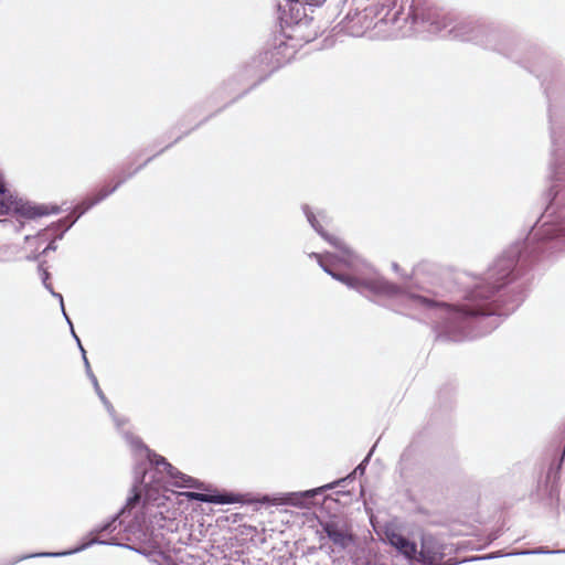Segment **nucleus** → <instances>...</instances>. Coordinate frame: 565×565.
Instances as JSON below:
<instances>
[{"label":"nucleus","mask_w":565,"mask_h":565,"mask_svg":"<svg viewBox=\"0 0 565 565\" xmlns=\"http://www.w3.org/2000/svg\"><path fill=\"white\" fill-rule=\"evenodd\" d=\"M397 0H377L375 3V15L384 24H397L402 9H396Z\"/></svg>","instance_id":"4468645a"},{"label":"nucleus","mask_w":565,"mask_h":565,"mask_svg":"<svg viewBox=\"0 0 565 565\" xmlns=\"http://www.w3.org/2000/svg\"><path fill=\"white\" fill-rule=\"evenodd\" d=\"M375 445L371 448V450L367 452L365 458L354 468L352 472H350L347 477L340 478L334 482H331L329 484H326L320 488L310 489L306 491H299V492H288L285 493L281 500L282 504L294 505L298 508L307 507L311 501L315 499V497L319 493H321L324 490L333 489L334 487H344L347 482L353 481L356 476H363L365 473L366 467L371 460V457L374 452Z\"/></svg>","instance_id":"6e6552de"},{"label":"nucleus","mask_w":565,"mask_h":565,"mask_svg":"<svg viewBox=\"0 0 565 565\" xmlns=\"http://www.w3.org/2000/svg\"><path fill=\"white\" fill-rule=\"evenodd\" d=\"M321 531L340 551H345L356 544L352 524L339 516H330L320 522Z\"/></svg>","instance_id":"9d476101"},{"label":"nucleus","mask_w":565,"mask_h":565,"mask_svg":"<svg viewBox=\"0 0 565 565\" xmlns=\"http://www.w3.org/2000/svg\"><path fill=\"white\" fill-rule=\"evenodd\" d=\"M58 205L32 204L14 195L2 179V233H18L24 227L23 220H34L49 214H58Z\"/></svg>","instance_id":"0eeeda50"},{"label":"nucleus","mask_w":565,"mask_h":565,"mask_svg":"<svg viewBox=\"0 0 565 565\" xmlns=\"http://www.w3.org/2000/svg\"><path fill=\"white\" fill-rule=\"evenodd\" d=\"M383 542L394 547L411 565H414L417 544L392 527L383 531Z\"/></svg>","instance_id":"f8f14e48"},{"label":"nucleus","mask_w":565,"mask_h":565,"mask_svg":"<svg viewBox=\"0 0 565 565\" xmlns=\"http://www.w3.org/2000/svg\"><path fill=\"white\" fill-rule=\"evenodd\" d=\"M94 544H100V545H114V546H120V547H126L128 550H131L140 555H143V556H149L151 554V552L147 548V547H143V546H136L135 544H124L121 543L116 536H113L108 540H99V539H95V540H92V541H87V542H84L82 543L81 545L72 548V550H66V551H60V552H40V553H34V554H31V555H28V556H23L21 557V559H24V558H28V557H63V556H68V555H73V554H76V553H79L88 547H90L92 545Z\"/></svg>","instance_id":"9b49d317"},{"label":"nucleus","mask_w":565,"mask_h":565,"mask_svg":"<svg viewBox=\"0 0 565 565\" xmlns=\"http://www.w3.org/2000/svg\"><path fill=\"white\" fill-rule=\"evenodd\" d=\"M231 85H232V82H227L222 88H220L217 92L214 93L212 98H216V96L222 95L224 92H226L230 88Z\"/></svg>","instance_id":"cd10ccee"},{"label":"nucleus","mask_w":565,"mask_h":565,"mask_svg":"<svg viewBox=\"0 0 565 565\" xmlns=\"http://www.w3.org/2000/svg\"><path fill=\"white\" fill-rule=\"evenodd\" d=\"M448 545L438 536L424 533L420 536V548L416 550L414 565H457L458 562L444 561Z\"/></svg>","instance_id":"1a4fd4ad"},{"label":"nucleus","mask_w":565,"mask_h":565,"mask_svg":"<svg viewBox=\"0 0 565 565\" xmlns=\"http://www.w3.org/2000/svg\"><path fill=\"white\" fill-rule=\"evenodd\" d=\"M392 267L395 271H398V269H399V267L396 263H393Z\"/></svg>","instance_id":"f704fd0d"},{"label":"nucleus","mask_w":565,"mask_h":565,"mask_svg":"<svg viewBox=\"0 0 565 565\" xmlns=\"http://www.w3.org/2000/svg\"><path fill=\"white\" fill-rule=\"evenodd\" d=\"M88 210H86L82 203H77L74 209L73 213H75V216L71 220V222L67 223L65 228L58 233L57 238L62 239L64 234L79 220L82 215H84Z\"/></svg>","instance_id":"6ab92c4d"},{"label":"nucleus","mask_w":565,"mask_h":565,"mask_svg":"<svg viewBox=\"0 0 565 565\" xmlns=\"http://www.w3.org/2000/svg\"><path fill=\"white\" fill-rule=\"evenodd\" d=\"M42 254H30V255H26L25 258L28 260H39V257L41 256Z\"/></svg>","instance_id":"7c9ffc66"},{"label":"nucleus","mask_w":565,"mask_h":565,"mask_svg":"<svg viewBox=\"0 0 565 565\" xmlns=\"http://www.w3.org/2000/svg\"><path fill=\"white\" fill-rule=\"evenodd\" d=\"M370 11H373L375 13V7L374 8H370Z\"/></svg>","instance_id":"e433bc0d"},{"label":"nucleus","mask_w":565,"mask_h":565,"mask_svg":"<svg viewBox=\"0 0 565 565\" xmlns=\"http://www.w3.org/2000/svg\"><path fill=\"white\" fill-rule=\"evenodd\" d=\"M217 114L212 113L210 115H207L206 117H204L201 121H199L195 126H193L191 129L184 131L182 135L178 136L172 142H170L169 145H167L166 147H163L162 149H160L157 153H154L153 156L149 157L148 159H146L141 164H139L138 167H136L134 169V172L137 174L138 172H140L146 166H148L154 158H157L158 156L162 154L166 150L170 149L173 145L178 143L183 137L190 135L192 131L196 130L199 127H201L202 125H204L205 122H207L211 118H213L214 116H216Z\"/></svg>","instance_id":"2eb2a0df"},{"label":"nucleus","mask_w":565,"mask_h":565,"mask_svg":"<svg viewBox=\"0 0 565 565\" xmlns=\"http://www.w3.org/2000/svg\"><path fill=\"white\" fill-rule=\"evenodd\" d=\"M565 459V450L562 452L561 458L556 463H553L551 470L546 477L544 484H539V491H544L550 500L551 508H558L559 503V471Z\"/></svg>","instance_id":"ddd939ff"},{"label":"nucleus","mask_w":565,"mask_h":565,"mask_svg":"<svg viewBox=\"0 0 565 565\" xmlns=\"http://www.w3.org/2000/svg\"><path fill=\"white\" fill-rule=\"evenodd\" d=\"M70 329H71L72 337L75 339L76 343H79L81 340H79L78 335L76 334L74 327L70 328Z\"/></svg>","instance_id":"2f4dec72"},{"label":"nucleus","mask_w":565,"mask_h":565,"mask_svg":"<svg viewBox=\"0 0 565 565\" xmlns=\"http://www.w3.org/2000/svg\"><path fill=\"white\" fill-rule=\"evenodd\" d=\"M319 235L337 253H311L322 270L333 279L354 289L361 295L396 296L402 303L414 309H441L440 322L434 330L436 340L443 342H462L483 337L500 324V317L509 316L523 301V290L513 282L534 263L554 256V235L534 242L532 227L522 241L512 243L487 268L483 274L472 275L463 290L462 301L449 306L437 298L428 289H404L385 278L362 279L334 267L351 268L355 254L339 237L329 234L324 228Z\"/></svg>","instance_id":"f257e3e1"},{"label":"nucleus","mask_w":565,"mask_h":565,"mask_svg":"<svg viewBox=\"0 0 565 565\" xmlns=\"http://www.w3.org/2000/svg\"><path fill=\"white\" fill-rule=\"evenodd\" d=\"M77 347H78V349L81 351V354L83 355V351H85V349H84V347H83L81 341H79V343H77Z\"/></svg>","instance_id":"72a5a7b5"},{"label":"nucleus","mask_w":565,"mask_h":565,"mask_svg":"<svg viewBox=\"0 0 565 565\" xmlns=\"http://www.w3.org/2000/svg\"><path fill=\"white\" fill-rule=\"evenodd\" d=\"M38 269H39L43 286L46 285L47 282H50L51 274L49 273V270L46 268L43 267V263L39 264Z\"/></svg>","instance_id":"b1692460"},{"label":"nucleus","mask_w":565,"mask_h":565,"mask_svg":"<svg viewBox=\"0 0 565 565\" xmlns=\"http://www.w3.org/2000/svg\"><path fill=\"white\" fill-rule=\"evenodd\" d=\"M52 296L55 297L56 299H58L61 309H63V307H64L63 296L56 291H52Z\"/></svg>","instance_id":"c85d7f7f"},{"label":"nucleus","mask_w":565,"mask_h":565,"mask_svg":"<svg viewBox=\"0 0 565 565\" xmlns=\"http://www.w3.org/2000/svg\"><path fill=\"white\" fill-rule=\"evenodd\" d=\"M75 216V213H73V211L66 215L65 217L58 220L56 223H53L52 224V227L54 230H58V228H62L61 232L65 228V226L67 225L68 222H71V220Z\"/></svg>","instance_id":"4be33fe9"},{"label":"nucleus","mask_w":565,"mask_h":565,"mask_svg":"<svg viewBox=\"0 0 565 565\" xmlns=\"http://www.w3.org/2000/svg\"><path fill=\"white\" fill-rule=\"evenodd\" d=\"M56 239H58V238H57V235L55 236V238H54L53 241H51V242L47 244V246L42 250V253H41V254H43V255H44V254H46L47 252H51V250H52V252H54V250H56V249H57Z\"/></svg>","instance_id":"bb28decb"},{"label":"nucleus","mask_w":565,"mask_h":565,"mask_svg":"<svg viewBox=\"0 0 565 565\" xmlns=\"http://www.w3.org/2000/svg\"><path fill=\"white\" fill-rule=\"evenodd\" d=\"M428 32L447 31L460 41H473L497 51L534 74L544 88L548 102L552 140L547 205L532 226V239L544 241L551 235L565 234V72L558 61L536 45L492 30L486 41L480 40L483 28L468 19L457 20L426 3L413 2L405 21Z\"/></svg>","instance_id":"7ed1b4c3"},{"label":"nucleus","mask_w":565,"mask_h":565,"mask_svg":"<svg viewBox=\"0 0 565 565\" xmlns=\"http://www.w3.org/2000/svg\"><path fill=\"white\" fill-rule=\"evenodd\" d=\"M157 481V483H151L142 490L141 501L137 505H140V509L135 512L132 518L127 521L131 513L125 516V523L121 526H124V539L128 542L139 544H150L152 542V530L147 523L146 513L149 505H159L157 502L160 499L159 493L161 490H166L167 483L174 486L166 472L158 473Z\"/></svg>","instance_id":"423d86ee"},{"label":"nucleus","mask_w":565,"mask_h":565,"mask_svg":"<svg viewBox=\"0 0 565 565\" xmlns=\"http://www.w3.org/2000/svg\"><path fill=\"white\" fill-rule=\"evenodd\" d=\"M108 196H109L108 193H106V191L102 188L98 191V193H96L93 196L85 198L83 201H81V203L86 210L89 211L92 207H94L95 205H97L98 203H100Z\"/></svg>","instance_id":"a211bd4d"},{"label":"nucleus","mask_w":565,"mask_h":565,"mask_svg":"<svg viewBox=\"0 0 565 565\" xmlns=\"http://www.w3.org/2000/svg\"><path fill=\"white\" fill-rule=\"evenodd\" d=\"M121 434L136 456L131 493L127 498L126 504L117 513L90 531L89 535L92 539L89 541L95 539L103 540L102 536L111 534L118 526H121L125 523L126 514H130L140 503L142 490H145L147 486L158 482V473L166 472L168 478H170L177 488L204 490L203 492H190L188 497L192 500L212 504H233L243 502L242 494L239 493L204 488V483L202 481L178 470L168 462L163 456L158 455L148 448V446L138 436H135L130 431H122Z\"/></svg>","instance_id":"20e7f679"},{"label":"nucleus","mask_w":565,"mask_h":565,"mask_svg":"<svg viewBox=\"0 0 565 565\" xmlns=\"http://www.w3.org/2000/svg\"><path fill=\"white\" fill-rule=\"evenodd\" d=\"M31 237H32L31 235H25L24 241L28 242Z\"/></svg>","instance_id":"c9c22d12"},{"label":"nucleus","mask_w":565,"mask_h":565,"mask_svg":"<svg viewBox=\"0 0 565 565\" xmlns=\"http://www.w3.org/2000/svg\"><path fill=\"white\" fill-rule=\"evenodd\" d=\"M319 235L338 249L337 253L313 252L309 255L326 274L364 296H396L408 308L441 309V321L436 323L434 330L436 340L443 342L472 340L497 329L500 317L509 316L524 299L523 290L513 286V282L534 263L553 256V235L534 242L531 227L524 239L505 248L483 274L472 275L471 281L465 287L462 301L457 306H449L428 289H404L382 277L362 279L337 270V266L351 268L356 256L339 237L329 234L324 228Z\"/></svg>","instance_id":"f03ea898"},{"label":"nucleus","mask_w":565,"mask_h":565,"mask_svg":"<svg viewBox=\"0 0 565 565\" xmlns=\"http://www.w3.org/2000/svg\"><path fill=\"white\" fill-rule=\"evenodd\" d=\"M93 386H94V390H95V393L97 394L98 398L100 399V402L103 403V405L105 406L106 411L108 414H113L114 413V406L113 404L109 402V399L106 397V395L104 394V392L102 391L99 384H98V381H95L94 383H92Z\"/></svg>","instance_id":"412c9836"},{"label":"nucleus","mask_w":565,"mask_h":565,"mask_svg":"<svg viewBox=\"0 0 565 565\" xmlns=\"http://www.w3.org/2000/svg\"><path fill=\"white\" fill-rule=\"evenodd\" d=\"M500 556H502V554L491 553V554H487V555H482V556L471 557V558L466 559L465 562L479 561V559H492V558H497Z\"/></svg>","instance_id":"a878e982"},{"label":"nucleus","mask_w":565,"mask_h":565,"mask_svg":"<svg viewBox=\"0 0 565 565\" xmlns=\"http://www.w3.org/2000/svg\"><path fill=\"white\" fill-rule=\"evenodd\" d=\"M61 310H62V313H63V316H64V318H65V320H66L67 324L70 326V328H73V322H72V320L70 319L68 315L66 313V311H65V307H63V309H61Z\"/></svg>","instance_id":"c756f323"},{"label":"nucleus","mask_w":565,"mask_h":565,"mask_svg":"<svg viewBox=\"0 0 565 565\" xmlns=\"http://www.w3.org/2000/svg\"><path fill=\"white\" fill-rule=\"evenodd\" d=\"M83 362H84V365H85L86 375L88 376L90 382L94 383L95 381H98L97 377L95 376V374L92 371L89 361H88V359L86 356V351H83Z\"/></svg>","instance_id":"5701e85b"},{"label":"nucleus","mask_w":565,"mask_h":565,"mask_svg":"<svg viewBox=\"0 0 565 565\" xmlns=\"http://www.w3.org/2000/svg\"><path fill=\"white\" fill-rule=\"evenodd\" d=\"M44 288H45V289H46L51 295H52V291H55V290L53 289V286H52V284H51V282H47L46 285H44Z\"/></svg>","instance_id":"473e14b6"},{"label":"nucleus","mask_w":565,"mask_h":565,"mask_svg":"<svg viewBox=\"0 0 565 565\" xmlns=\"http://www.w3.org/2000/svg\"><path fill=\"white\" fill-rule=\"evenodd\" d=\"M294 54L295 50L292 47H289L282 39L276 38L270 49H267L260 52L257 56H254L242 71L239 76L244 79H254L253 84L223 107L218 108L215 114H220L223 109L245 96L250 89L264 82L275 71L288 63Z\"/></svg>","instance_id":"39448f33"},{"label":"nucleus","mask_w":565,"mask_h":565,"mask_svg":"<svg viewBox=\"0 0 565 565\" xmlns=\"http://www.w3.org/2000/svg\"><path fill=\"white\" fill-rule=\"evenodd\" d=\"M136 173L132 171L130 172H120L118 174V180L113 186H104L103 189L108 193V195L113 194L119 186H121L125 182H127L129 179L135 177Z\"/></svg>","instance_id":"aec40b11"},{"label":"nucleus","mask_w":565,"mask_h":565,"mask_svg":"<svg viewBox=\"0 0 565 565\" xmlns=\"http://www.w3.org/2000/svg\"><path fill=\"white\" fill-rule=\"evenodd\" d=\"M301 210L310 226L319 234L323 230V224L329 223V215L324 210L313 212L310 205L302 204Z\"/></svg>","instance_id":"dca6fc26"},{"label":"nucleus","mask_w":565,"mask_h":565,"mask_svg":"<svg viewBox=\"0 0 565 565\" xmlns=\"http://www.w3.org/2000/svg\"><path fill=\"white\" fill-rule=\"evenodd\" d=\"M109 416L111 417V419L118 430H120L121 427L127 423V419L124 417H119L115 409H114L113 414H109Z\"/></svg>","instance_id":"393cba45"},{"label":"nucleus","mask_w":565,"mask_h":565,"mask_svg":"<svg viewBox=\"0 0 565 565\" xmlns=\"http://www.w3.org/2000/svg\"><path fill=\"white\" fill-rule=\"evenodd\" d=\"M551 555V554H565V550H548L545 546H539L533 550H526L521 552H513L509 555Z\"/></svg>","instance_id":"f3484780"}]
</instances>
